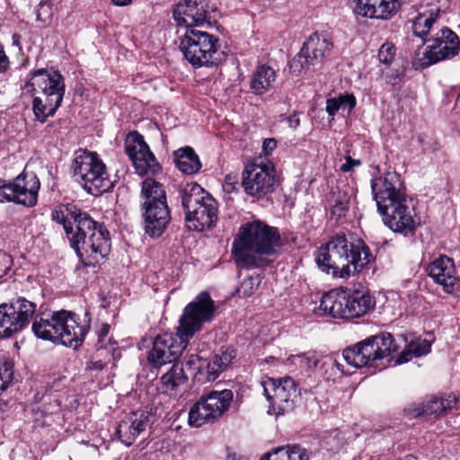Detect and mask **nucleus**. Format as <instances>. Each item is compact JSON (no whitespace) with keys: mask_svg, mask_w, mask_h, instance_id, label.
Wrapping results in <instances>:
<instances>
[{"mask_svg":"<svg viewBox=\"0 0 460 460\" xmlns=\"http://www.w3.org/2000/svg\"><path fill=\"white\" fill-rule=\"evenodd\" d=\"M371 189L383 222L393 232L407 236L414 234L420 218L411 205L401 175L388 172L371 181Z\"/></svg>","mask_w":460,"mask_h":460,"instance_id":"obj_1","label":"nucleus"},{"mask_svg":"<svg viewBox=\"0 0 460 460\" xmlns=\"http://www.w3.org/2000/svg\"><path fill=\"white\" fill-rule=\"evenodd\" d=\"M282 246L278 228L261 220L242 226L234 240L232 253L237 265L245 269H258L272 261Z\"/></svg>","mask_w":460,"mask_h":460,"instance_id":"obj_2","label":"nucleus"},{"mask_svg":"<svg viewBox=\"0 0 460 460\" xmlns=\"http://www.w3.org/2000/svg\"><path fill=\"white\" fill-rule=\"evenodd\" d=\"M373 261L369 248L363 243H354L344 234L332 236L316 252L318 267L334 277L348 278Z\"/></svg>","mask_w":460,"mask_h":460,"instance_id":"obj_3","label":"nucleus"},{"mask_svg":"<svg viewBox=\"0 0 460 460\" xmlns=\"http://www.w3.org/2000/svg\"><path fill=\"white\" fill-rule=\"evenodd\" d=\"M72 233L67 234L71 247L85 266H95L110 252L108 230L87 213L79 216Z\"/></svg>","mask_w":460,"mask_h":460,"instance_id":"obj_4","label":"nucleus"},{"mask_svg":"<svg viewBox=\"0 0 460 460\" xmlns=\"http://www.w3.org/2000/svg\"><path fill=\"white\" fill-rule=\"evenodd\" d=\"M65 80L57 70L38 69L31 74L24 86L33 97L32 110L38 120L45 122L61 106L65 94Z\"/></svg>","mask_w":460,"mask_h":460,"instance_id":"obj_5","label":"nucleus"},{"mask_svg":"<svg viewBox=\"0 0 460 460\" xmlns=\"http://www.w3.org/2000/svg\"><path fill=\"white\" fill-rule=\"evenodd\" d=\"M31 329L39 339L74 349L81 346L88 332L86 325L78 323L75 314L64 310L47 318L37 316Z\"/></svg>","mask_w":460,"mask_h":460,"instance_id":"obj_6","label":"nucleus"},{"mask_svg":"<svg viewBox=\"0 0 460 460\" xmlns=\"http://www.w3.org/2000/svg\"><path fill=\"white\" fill-rule=\"evenodd\" d=\"M184 58L194 67L217 66L226 58L219 39L207 31L189 29L180 40Z\"/></svg>","mask_w":460,"mask_h":460,"instance_id":"obj_7","label":"nucleus"},{"mask_svg":"<svg viewBox=\"0 0 460 460\" xmlns=\"http://www.w3.org/2000/svg\"><path fill=\"white\" fill-rule=\"evenodd\" d=\"M73 177L89 193L98 196L110 190L116 182V176L111 177L105 164L97 153L82 151L76 155L72 164Z\"/></svg>","mask_w":460,"mask_h":460,"instance_id":"obj_8","label":"nucleus"},{"mask_svg":"<svg viewBox=\"0 0 460 460\" xmlns=\"http://www.w3.org/2000/svg\"><path fill=\"white\" fill-rule=\"evenodd\" d=\"M393 336L388 332L367 338L342 352L344 360L355 367H378L376 362L397 351Z\"/></svg>","mask_w":460,"mask_h":460,"instance_id":"obj_9","label":"nucleus"},{"mask_svg":"<svg viewBox=\"0 0 460 460\" xmlns=\"http://www.w3.org/2000/svg\"><path fill=\"white\" fill-rule=\"evenodd\" d=\"M429 43L423 52H416L412 64L416 69L428 67L444 59L452 58L459 53L460 40L450 29L444 27L436 35L426 40Z\"/></svg>","mask_w":460,"mask_h":460,"instance_id":"obj_10","label":"nucleus"},{"mask_svg":"<svg viewBox=\"0 0 460 460\" xmlns=\"http://www.w3.org/2000/svg\"><path fill=\"white\" fill-rule=\"evenodd\" d=\"M234 399L232 390L211 391L202 395L189 411V424L199 428L207 423H214L229 409Z\"/></svg>","mask_w":460,"mask_h":460,"instance_id":"obj_11","label":"nucleus"},{"mask_svg":"<svg viewBox=\"0 0 460 460\" xmlns=\"http://www.w3.org/2000/svg\"><path fill=\"white\" fill-rule=\"evenodd\" d=\"M217 305L210 295L203 291L183 309L179 320L178 333L183 339L192 338L206 323L211 322L216 314Z\"/></svg>","mask_w":460,"mask_h":460,"instance_id":"obj_12","label":"nucleus"},{"mask_svg":"<svg viewBox=\"0 0 460 460\" xmlns=\"http://www.w3.org/2000/svg\"><path fill=\"white\" fill-rule=\"evenodd\" d=\"M332 48V40L327 32L316 31L311 34L304 42L299 53L290 61L291 73L298 75L311 66L320 64L331 54Z\"/></svg>","mask_w":460,"mask_h":460,"instance_id":"obj_13","label":"nucleus"},{"mask_svg":"<svg viewBox=\"0 0 460 460\" xmlns=\"http://www.w3.org/2000/svg\"><path fill=\"white\" fill-rule=\"evenodd\" d=\"M263 394L270 402V411L282 415L291 411L299 399V392L290 376L283 378L266 377L261 381Z\"/></svg>","mask_w":460,"mask_h":460,"instance_id":"obj_14","label":"nucleus"},{"mask_svg":"<svg viewBox=\"0 0 460 460\" xmlns=\"http://www.w3.org/2000/svg\"><path fill=\"white\" fill-rule=\"evenodd\" d=\"M37 305L24 297L0 305V338H9L27 327Z\"/></svg>","mask_w":460,"mask_h":460,"instance_id":"obj_15","label":"nucleus"},{"mask_svg":"<svg viewBox=\"0 0 460 460\" xmlns=\"http://www.w3.org/2000/svg\"><path fill=\"white\" fill-rule=\"evenodd\" d=\"M276 170L272 164H251L243 172L242 185L247 195L260 199L274 191Z\"/></svg>","mask_w":460,"mask_h":460,"instance_id":"obj_16","label":"nucleus"},{"mask_svg":"<svg viewBox=\"0 0 460 460\" xmlns=\"http://www.w3.org/2000/svg\"><path fill=\"white\" fill-rule=\"evenodd\" d=\"M40 183L33 173H22L13 181L0 185V202H13L25 207L37 203Z\"/></svg>","mask_w":460,"mask_h":460,"instance_id":"obj_17","label":"nucleus"},{"mask_svg":"<svg viewBox=\"0 0 460 460\" xmlns=\"http://www.w3.org/2000/svg\"><path fill=\"white\" fill-rule=\"evenodd\" d=\"M125 152L131 160L136 172L141 176L155 175L161 166L150 151L144 137L138 132L129 133L125 141Z\"/></svg>","mask_w":460,"mask_h":460,"instance_id":"obj_18","label":"nucleus"},{"mask_svg":"<svg viewBox=\"0 0 460 460\" xmlns=\"http://www.w3.org/2000/svg\"><path fill=\"white\" fill-rule=\"evenodd\" d=\"M190 339H183L181 333L164 332L158 335L153 343V348L149 351L148 362L160 367L166 363L176 362L179 356L188 345Z\"/></svg>","mask_w":460,"mask_h":460,"instance_id":"obj_19","label":"nucleus"},{"mask_svg":"<svg viewBox=\"0 0 460 460\" xmlns=\"http://www.w3.org/2000/svg\"><path fill=\"white\" fill-rule=\"evenodd\" d=\"M152 419L151 413L146 411H137L127 414L116 428L118 438L125 446H131L137 438L152 425Z\"/></svg>","mask_w":460,"mask_h":460,"instance_id":"obj_20","label":"nucleus"},{"mask_svg":"<svg viewBox=\"0 0 460 460\" xmlns=\"http://www.w3.org/2000/svg\"><path fill=\"white\" fill-rule=\"evenodd\" d=\"M428 274L445 292L452 294L460 288V279L455 275V265L451 258L444 255L433 261L427 269Z\"/></svg>","mask_w":460,"mask_h":460,"instance_id":"obj_21","label":"nucleus"},{"mask_svg":"<svg viewBox=\"0 0 460 460\" xmlns=\"http://www.w3.org/2000/svg\"><path fill=\"white\" fill-rule=\"evenodd\" d=\"M354 11L362 17L389 20L401 8L402 0H354Z\"/></svg>","mask_w":460,"mask_h":460,"instance_id":"obj_22","label":"nucleus"},{"mask_svg":"<svg viewBox=\"0 0 460 460\" xmlns=\"http://www.w3.org/2000/svg\"><path fill=\"white\" fill-rule=\"evenodd\" d=\"M187 226L195 231H203L212 227L217 220V201L212 196L185 215Z\"/></svg>","mask_w":460,"mask_h":460,"instance_id":"obj_23","label":"nucleus"},{"mask_svg":"<svg viewBox=\"0 0 460 460\" xmlns=\"http://www.w3.org/2000/svg\"><path fill=\"white\" fill-rule=\"evenodd\" d=\"M143 208L146 233L152 237L160 236L171 219L167 203L144 202Z\"/></svg>","mask_w":460,"mask_h":460,"instance_id":"obj_24","label":"nucleus"},{"mask_svg":"<svg viewBox=\"0 0 460 460\" xmlns=\"http://www.w3.org/2000/svg\"><path fill=\"white\" fill-rule=\"evenodd\" d=\"M172 16L179 25H199L207 20V10L199 0H183L174 7Z\"/></svg>","mask_w":460,"mask_h":460,"instance_id":"obj_25","label":"nucleus"},{"mask_svg":"<svg viewBox=\"0 0 460 460\" xmlns=\"http://www.w3.org/2000/svg\"><path fill=\"white\" fill-rule=\"evenodd\" d=\"M375 305L372 296L363 291H354L352 293L346 291L345 305L341 309V319H351L366 314Z\"/></svg>","mask_w":460,"mask_h":460,"instance_id":"obj_26","label":"nucleus"},{"mask_svg":"<svg viewBox=\"0 0 460 460\" xmlns=\"http://www.w3.org/2000/svg\"><path fill=\"white\" fill-rule=\"evenodd\" d=\"M458 402V398L453 394H446L443 397H433L427 402L414 410L415 416L429 415L435 418L454 409Z\"/></svg>","mask_w":460,"mask_h":460,"instance_id":"obj_27","label":"nucleus"},{"mask_svg":"<svg viewBox=\"0 0 460 460\" xmlns=\"http://www.w3.org/2000/svg\"><path fill=\"white\" fill-rule=\"evenodd\" d=\"M439 13L440 8L437 4H429L427 6L421 7L413 21V33L420 38L425 37L436 22Z\"/></svg>","mask_w":460,"mask_h":460,"instance_id":"obj_28","label":"nucleus"},{"mask_svg":"<svg viewBox=\"0 0 460 460\" xmlns=\"http://www.w3.org/2000/svg\"><path fill=\"white\" fill-rule=\"evenodd\" d=\"M275 82V70L269 66L262 65L252 74L250 89L254 94L261 95L272 89Z\"/></svg>","mask_w":460,"mask_h":460,"instance_id":"obj_29","label":"nucleus"},{"mask_svg":"<svg viewBox=\"0 0 460 460\" xmlns=\"http://www.w3.org/2000/svg\"><path fill=\"white\" fill-rule=\"evenodd\" d=\"M209 195L196 182L187 183L180 189V198L185 215L201 204Z\"/></svg>","mask_w":460,"mask_h":460,"instance_id":"obj_30","label":"nucleus"},{"mask_svg":"<svg viewBox=\"0 0 460 460\" xmlns=\"http://www.w3.org/2000/svg\"><path fill=\"white\" fill-rule=\"evenodd\" d=\"M177 168L185 174L197 173L201 168V163L194 150L190 146L180 148L173 153Z\"/></svg>","mask_w":460,"mask_h":460,"instance_id":"obj_31","label":"nucleus"},{"mask_svg":"<svg viewBox=\"0 0 460 460\" xmlns=\"http://www.w3.org/2000/svg\"><path fill=\"white\" fill-rule=\"evenodd\" d=\"M346 291L331 290L324 294L321 299L319 309L324 314L333 318H340L342 312V305H345Z\"/></svg>","mask_w":460,"mask_h":460,"instance_id":"obj_32","label":"nucleus"},{"mask_svg":"<svg viewBox=\"0 0 460 460\" xmlns=\"http://www.w3.org/2000/svg\"><path fill=\"white\" fill-rule=\"evenodd\" d=\"M83 211L75 206L67 204L58 207L52 213V219L63 225L64 230L67 234H71L72 228L83 215Z\"/></svg>","mask_w":460,"mask_h":460,"instance_id":"obj_33","label":"nucleus"},{"mask_svg":"<svg viewBox=\"0 0 460 460\" xmlns=\"http://www.w3.org/2000/svg\"><path fill=\"white\" fill-rule=\"evenodd\" d=\"M187 375L184 373L182 363L173 362L170 368L162 376L161 383L164 392L169 393L187 382Z\"/></svg>","mask_w":460,"mask_h":460,"instance_id":"obj_34","label":"nucleus"},{"mask_svg":"<svg viewBox=\"0 0 460 460\" xmlns=\"http://www.w3.org/2000/svg\"><path fill=\"white\" fill-rule=\"evenodd\" d=\"M350 201V195L347 190L336 188L332 191L329 202L331 216L335 220H340L346 216Z\"/></svg>","mask_w":460,"mask_h":460,"instance_id":"obj_35","label":"nucleus"},{"mask_svg":"<svg viewBox=\"0 0 460 460\" xmlns=\"http://www.w3.org/2000/svg\"><path fill=\"white\" fill-rule=\"evenodd\" d=\"M261 460H309L307 450L299 445L279 447Z\"/></svg>","mask_w":460,"mask_h":460,"instance_id":"obj_36","label":"nucleus"},{"mask_svg":"<svg viewBox=\"0 0 460 460\" xmlns=\"http://www.w3.org/2000/svg\"><path fill=\"white\" fill-rule=\"evenodd\" d=\"M141 192L145 198L144 202H150L151 205L157 203H167L164 186L152 178H146L142 182Z\"/></svg>","mask_w":460,"mask_h":460,"instance_id":"obj_37","label":"nucleus"},{"mask_svg":"<svg viewBox=\"0 0 460 460\" xmlns=\"http://www.w3.org/2000/svg\"><path fill=\"white\" fill-rule=\"evenodd\" d=\"M356 105V99L351 94L340 95L338 98H331L326 102V111L330 116H334L339 110L350 112Z\"/></svg>","mask_w":460,"mask_h":460,"instance_id":"obj_38","label":"nucleus"},{"mask_svg":"<svg viewBox=\"0 0 460 460\" xmlns=\"http://www.w3.org/2000/svg\"><path fill=\"white\" fill-rule=\"evenodd\" d=\"M260 282L261 279L258 275L255 277H248L240 283L235 290L236 294L240 297H249L256 291Z\"/></svg>","mask_w":460,"mask_h":460,"instance_id":"obj_39","label":"nucleus"},{"mask_svg":"<svg viewBox=\"0 0 460 460\" xmlns=\"http://www.w3.org/2000/svg\"><path fill=\"white\" fill-rule=\"evenodd\" d=\"M343 443V438L340 431L333 430L328 435H325L322 439L323 447L328 451L338 450Z\"/></svg>","mask_w":460,"mask_h":460,"instance_id":"obj_40","label":"nucleus"},{"mask_svg":"<svg viewBox=\"0 0 460 460\" xmlns=\"http://www.w3.org/2000/svg\"><path fill=\"white\" fill-rule=\"evenodd\" d=\"M415 358L427 355L430 351L431 342L428 339L417 338L409 342Z\"/></svg>","mask_w":460,"mask_h":460,"instance_id":"obj_41","label":"nucleus"},{"mask_svg":"<svg viewBox=\"0 0 460 460\" xmlns=\"http://www.w3.org/2000/svg\"><path fill=\"white\" fill-rule=\"evenodd\" d=\"M396 48L391 42L384 43L378 52V59L381 63L389 66L394 59Z\"/></svg>","mask_w":460,"mask_h":460,"instance_id":"obj_42","label":"nucleus"},{"mask_svg":"<svg viewBox=\"0 0 460 460\" xmlns=\"http://www.w3.org/2000/svg\"><path fill=\"white\" fill-rule=\"evenodd\" d=\"M13 377V368L10 363L0 364V394L6 390Z\"/></svg>","mask_w":460,"mask_h":460,"instance_id":"obj_43","label":"nucleus"},{"mask_svg":"<svg viewBox=\"0 0 460 460\" xmlns=\"http://www.w3.org/2000/svg\"><path fill=\"white\" fill-rule=\"evenodd\" d=\"M235 356L236 353L234 349L230 347H223L220 349V353L216 354L213 358H215V360L217 361L224 369H226L231 364Z\"/></svg>","mask_w":460,"mask_h":460,"instance_id":"obj_44","label":"nucleus"},{"mask_svg":"<svg viewBox=\"0 0 460 460\" xmlns=\"http://www.w3.org/2000/svg\"><path fill=\"white\" fill-rule=\"evenodd\" d=\"M225 369L215 358H212L206 366V374L208 381H215Z\"/></svg>","mask_w":460,"mask_h":460,"instance_id":"obj_45","label":"nucleus"},{"mask_svg":"<svg viewBox=\"0 0 460 460\" xmlns=\"http://www.w3.org/2000/svg\"><path fill=\"white\" fill-rule=\"evenodd\" d=\"M294 359H298L307 368H314L319 363L318 358L313 352H307L301 355L292 356Z\"/></svg>","mask_w":460,"mask_h":460,"instance_id":"obj_46","label":"nucleus"},{"mask_svg":"<svg viewBox=\"0 0 460 460\" xmlns=\"http://www.w3.org/2000/svg\"><path fill=\"white\" fill-rule=\"evenodd\" d=\"M13 265V259L12 257L4 252V251L0 250V279L4 277Z\"/></svg>","mask_w":460,"mask_h":460,"instance_id":"obj_47","label":"nucleus"},{"mask_svg":"<svg viewBox=\"0 0 460 460\" xmlns=\"http://www.w3.org/2000/svg\"><path fill=\"white\" fill-rule=\"evenodd\" d=\"M360 165L361 161L359 159H353L351 156L347 155L345 157V163L340 167V171L342 172H351L354 167H358Z\"/></svg>","mask_w":460,"mask_h":460,"instance_id":"obj_48","label":"nucleus"},{"mask_svg":"<svg viewBox=\"0 0 460 460\" xmlns=\"http://www.w3.org/2000/svg\"><path fill=\"white\" fill-rule=\"evenodd\" d=\"M414 357L412 349H411L409 344L407 345V348L402 351L400 356L395 360V365H401L403 363L408 362Z\"/></svg>","mask_w":460,"mask_h":460,"instance_id":"obj_49","label":"nucleus"},{"mask_svg":"<svg viewBox=\"0 0 460 460\" xmlns=\"http://www.w3.org/2000/svg\"><path fill=\"white\" fill-rule=\"evenodd\" d=\"M277 147V141L274 138H267L263 141L262 148L265 154H270Z\"/></svg>","mask_w":460,"mask_h":460,"instance_id":"obj_50","label":"nucleus"},{"mask_svg":"<svg viewBox=\"0 0 460 460\" xmlns=\"http://www.w3.org/2000/svg\"><path fill=\"white\" fill-rule=\"evenodd\" d=\"M9 66V60L0 46V72H4Z\"/></svg>","mask_w":460,"mask_h":460,"instance_id":"obj_51","label":"nucleus"},{"mask_svg":"<svg viewBox=\"0 0 460 460\" xmlns=\"http://www.w3.org/2000/svg\"><path fill=\"white\" fill-rule=\"evenodd\" d=\"M105 364L102 360H96L87 363L86 368L89 370H102Z\"/></svg>","mask_w":460,"mask_h":460,"instance_id":"obj_52","label":"nucleus"},{"mask_svg":"<svg viewBox=\"0 0 460 460\" xmlns=\"http://www.w3.org/2000/svg\"><path fill=\"white\" fill-rule=\"evenodd\" d=\"M288 126L292 128H296L300 125V120L296 115H292L288 118Z\"/></svg>","mask_w":460,"mask_h":460,"instance_id":"obj_53","label":"nucleus"},{"mask_svg":"<svg viewBox=\"0 0 460 460\" xmlns=\"http://www.w3.org/2000/svg\"><path fill=\"white\" fill-rule=\"evenodd\" d=\"M111 1L115 5H118V6H126L132 2V0H111Z\"/></svg>","mask_w":460,"mask_h":460,"instance_id":"obj_54","label":"nucleus"},{"mask_svg":"<svg viewBox=\"0 0 460 460\" xmlns=\"http://www.w3.org/2000/svg\"><path fill=\"white\" fill-rule=\"evenodd\" d=\"M399 460H418V459H417V457H415L411 455H408Z\"/></svg>","mask_w":460,"mask_h":460,"instance_id":"obj_55","label":"nucleus"},{"mask_svg":"<svg viewBox=\"0 0 460 460\" xmlns=\"http://www.w3.org/2000/svg\"><path fill=\"white\" fill-rule=\"evenodd\" d=\"M227 460H237L236 454H228Z\"/></svg>","mask_w":460,"mask_h":460,"instance_id":"obj_56","label":"nucleus"},{"mask_svg":"<svg viewBox=\"0 0 460 460\" xmlns=\"http://www.w3.org/2000/svg\"><path fill=\"white\" fill-rule=\"evenodd\" d=\"M18 39H19V36L17 35H13V40H14V43H18Z\"/></svg>","mask_w":460,"mask_h":460,"instance_id":"obj_57","label":"nucleus"},{"mask_svg":"<svg viewBox=\"0 0 460 460\" xmlns=\"http://www.w3.org/2000/svg\"><path fill=\"white\" fill-rule=\"evenodd\" d=\"M230 179V177H226V183L227 184L228 183V180Z\"/></svg>","mask_w":460,"mask_h":460,"instance_id":"obj_58","label":"nucleus"},{"mask_svg":"<svg viewBox=\"0 0 460 460\" xmlns=\"http://www.w3.org/2000/svg\"><path fill=\"white\" fill-rule=\"evenodd\" d=\"M98 351L100 352V354H102V349H98Z\"/></svg>","mask_w":460,"mask_h":460,"instance_id":"obj_59","label":"nucleus"}]
</instances>
